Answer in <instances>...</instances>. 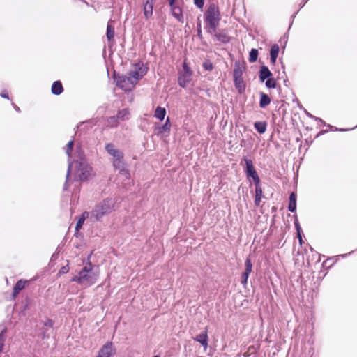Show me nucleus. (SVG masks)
<instances>
[{
    "label": "nucleus",
    "instance_id": "4",
    "mask_svg": "<svg viewBox=\"0 0 357 357\" xmlns=\"http://www.w3.org/2000/svg\"><path fill=\"white\" fill-rule=\"evenodd\" d=\"M177 0H168L172 15L181 23H183L184 18L181 7L176 3Z\"/></svg>",
    "mask_w": 357,
    "mask_h": 357
},
{
    "label": "nucleus",
    "instance_id": "2",
    "mask_svg": "<svg viewBox=\"0 0 357 357\" xmlns=\"http://www.w3.org/2000/svg\"><path fill=\"white\" fill-rule=\"evenodd\" d=\"M114 208V204L111 199H105L96 204L90 212V218L93 222L101 221L102 218L111 213Z\"/></svg>",
    "mask_w": 357,
    "mask_h": 357
},
{
    "label": "nucleus",
    "instance_id": "48",
    "mask_svg": "<svg viewBox=\"0 0 357 357\" xmlns=\"http://www.w3.org/2000/svg\"><path fill=\"white\" fill-rule=\"evenodd\" d=\"M153 357H160L158 355L154 356Z\"/></svg>",
    "mask_w": 357,
    "mask_h": 357
},
{
    "label": "nucleus",
    "instance_id": "20",
    "mask_svg": "<svg viewBox=\"0 0 357 357\" xmlns=\"http://www.w3.org/2000/svg\"><path fill=\"white\" fill-rule=\"evenodd\" d=\"M51 91L54 95H60L63 91L62 83L60 81L54 82L52 85Z\"/></svg>",
    "mask_w": 357,
    "mask_h": 357
},
{
    "label": "nucleus",
    "instance_id": "12",
    "mask_svg": "<svg viewBox=\"0 0 357 357\" xmlns=\"http://www.w3.org/2000/svg\"><path fill=\"white\" fill-rule=\"evenodd\" d=\"M155 0H146L143 3V10L144 17L149 19L153 15V9Z\"/></svg>",
    "mask_w": 357,
    "mask_h": 357
},
{
    "label": "nucleus",
    "instance_id": "32",
    "mask_svg": "<svg viewBox=\"0 0 357 357\" xmlns=\"http://www.w3.org/2000/svg\"><path fill=\"white\" fill-rule=\"evenodd\" d=\"M252 270V264L251 262V259L250 257H247L245 261V271L243 273H247L250 275V273Z\"/></svg>",
    "mask_w": 357,
    "mask_h": 357
},
{
    "label": "nucleus",
    "instance_id": "47",
    "mask_svg": "<svg viewBox=\"0 0 357 357\" xmlns=\"http://www.w3.org/2000/svg\"><path fill=\"white\" fill-rule=\"evenodd\" d=\"M197 29H202V24H201V21L199 20V19L198 20V22H197Z\"/></svg>",
    "mask_w": 357,
    "mask_h": 357
},
{
    "label": "nucleus",
    "instance_id": "21",
    "mask_svg": "<svg viewBox=\"0 0 357 357\" xmlns=\"http://www.w3.org/2000/svg\"><path fill=\"white\" fill-rule=\"evenodd\" d=\"M89 213L88 211H84L82 213L75 226V230L77 231H79L82 229L83 224L84 223V221L86 220V218H89Z\"/></svg>",
    "mask_w": 357,
    "mask_h": 357
},
{
    "label": "nucleus",
    "instance_id": "43",
    "mask_svg": "<svg viewBox=\"0 0 357 357\" xmlns=\"http://www.w3.org/2000/svg\"><path fill=\"white\" fill-rule=\"evenodd\" d=\"M197 36L199 38H202V29H197Z\"/></svg>",
    "mask_w": 357,
    "mask_h": 357
},
{
    "label": "nucleus",
    "instance_id": "31",
    "mask_svg": "<svg viewBox=\"0 0 357 357\" xmlns=\"http://www.w3.org/2000/svg\"><path fill=\"white\" fill-rule=\"evenodd\" d=\"M258 57V50L257 49H252L249 54L248 60L250 63H254L257 61Z\"/></svg>",
    "mask_w": 357,
    "mask_h": 357
},
{
    "label": "nucleus",
    "instance_id": "22",
    "mask_svg": "<svg viewBox=\"0 0 357 357\" xmlns=\"http://www.w3.org/2000/svg\"><path fill=\"white\" fill-rule=\"evenodd\" d=\"M271 103V98L270 97L261 92L260 93V100H259V107L261 108H265Z\"/></svg>",
    "mask_w": 357,
    "mask_h": 357
},
{
    "label": "nucleus",
    "instance_id": "6",
    "mask_svg": "<svg viewBox=\"0 0 357 357\" xmlns=\"http://www.w3.org/2000/svg\"><path fill=\"white\" fill-rule=\"evenodd\" d=\"M115 80L116 86L126 91H131L135 87L134 84L128 76H119L116 77Z\"/></svg>",
    "mask_w": 357,
    "mask_h": 357
},
{
    "label": "nucleus",
    "instance_id": "19",
    "mask_svg": "<svg viewBox=\"0 0 357 357\" xmlns=\"http://www.w3.org/2000/svg\"><path fill=\"white\" fill-rule=\"evenodd\" d=\"M280 47L278 44H274L272 45L270 51V56H271V62L272 64H275L276 62V59L278 56Z\"/></svg>",
    "mask_w": 357,
    "mask_h": 357
},
{
    "label": "nucleus",
    "instance_id": "38",
    "mask_svg": "<svg viewBox=\"0 0 357 357\" xmlns=\"http://www.w3.org/2000/svg\"><path fill=\"white\" fill-rule=\"evenodd\" d=\"M195 5L200 8L202 9L204 5V0H193Z\"/></svg>",
    "mask_w": 357,
    "mask_h": 357
},
{
    "label": "nucleus",
    "instance_id": "17",
    "mask_svg": "<svg viewBox=\"0 0 357 357\" xmlns=\"http://www.w3.org/2000/svg\"><path fill=\"white\" fill-rule=\"evenodd\" d=\"M211 35H213V36L217 39V40L220 41L222 43H228L231 39L228 34L225 31H222L220 33H217L216 31L213 32Z\"/></svg>",
    "mask_w": 357,
    "mask_h": 357
},
{
    "label": "nucleus",
    "instance_id": "28",
    "mask_svg": "<svg viewBox=\"0 0 357 357\" xmlns=\"http://www.w3.org/2000/svg\"><path fill=\"white\" fill-rule=\"evenodd\" d=\"M166 115V109L165 108L158 107L155 111V116L160 120H163Z\"/></svg>",
    "mask_w": 357,
    "mask_h": 357
},
{
    "label": "nucleus",
    "instance_id": "46",
    "mask_svg": "<svg viewBox=\"0 0 357 357\" xmlns=\"http://www.w3.org/2000/svg\"><path fill=\"white\" fill-rule=\"evenodd\" d=\"M243 357H249L251 356V354L249 353V351L247 350V351H245L243 354Z\"/></svg>",
    "mask_w": 357,
    "mask_h": 357
},
{
    "label": "nucleus",
    "instance_id": "16",
    "mask_svg": "<svg viewBox=\"0 0 357 357\" xmlns=\"http://www.w3.org/2000/svg\"><path fill=\"white\" fill-rule=\"evenodd\" d=\"M28 283L27 280H20L17 282L15 285L13 287L12 296L13 298H15L20 291H22L26 286V284Z\"/></svg>",
    "mask_w": 357,
    "mask_h": 357
},
{
    "label": "nucleus",
    "instance_id": "35",
    "mask_svg": "<svg viewBox=\"0 0 357 357\" xmlns=\"http://www.w3.org/2000/svg\"><path fill=\"white\" fill-rule=\"evenodd\" d=\"M73 145H74L73 140H70V142H68L66 145V152L68 156H70V154H71V152H72V150L73 148Z\"/></svg>",
    "mask_w": 357,
    "mask_h": 357
},
{
    "label": "nucleus",
    "instance_id": "3",
    "mask_svg": "<svg viewBox=\"0 0 357 357\" xmlns=\"http://www.w3.org/2000/svg\"><path fill=\"white\" fill-rule=\"evenodd\" d=\"M88 264L79 271L78 275L72 278L71 281L77 282L84 287H88L93 284L98 278V275L92 273L93 266L90 262V256L88 257Z\"/></svg>",
    "mask_w": 357,
    "mask_h": 357
},
{
    "label": "nucleus",
    "instance_id": "11",
    "mask_svg": "<svg viewBox=\"0 0 357 357\" xmlns=\"http://www.w3.org/2000/svg\"><path fill=\"white\" fill-rule=\"evenodd\" d=\"M245 162V173L248 178L251 177L252 178L256 176L257 174L252 160L244 157L243 159Z\"/></svg>",
    "mask_w": 357,
    "mask_h": 357
},
{
    "label": "nucleus",
    "instance_id": "29",
    "mask_svg": "<svg viewBox=\"0 0 357 357\" xmlns=\"http://www.w3.org/2000/svg\"><path fill=\"white\" fill-rule=\"evenodd\" d=\"M119 125V120L116 116H110L107 120V126L111 128L117 127Z\"/></svg>",
    "mask_w": 357,
    "mask_h": 357
},
{
    "label": "nucleus",
    "instance_id": "34",
    "mask_svg": "<svg viewBox=\"0 0 357 357\" xmlns=\"http://www.w3.org/2000/svg\"><path fill=\"white\" fill-rule=\"evenodd\" d=\"M203 68L208 71H211L213 69V64L210 60H206L203 63Z\"/></svg>",
    "mask_w": 357,
    "mask_h": 357
},
{
    "label": "nucleus",
    "instance_id": "24",
    "mask_svg": "<svg viewBox=\"0 0 357 357\" xmlns=\"http://www.w3.org/2000/svg\"><path fill=\"white\" fill-rule=\"evenodd\" d=\"M296 208V196L294 192H291L289 196V203L288 209L291 212H294Z\"/></svg>",
    "mask_w": 357,
    "mask_h": 357
},
{
    "label": "nucleus",
    "instance_id": "41",
    "mask_svg": "<svg viewBox=\"0 0 357 357\" xmlns=\"http://www.w3.org/2000/svg\"><path fill=\"white\" fill-rule=\"evenodd\" d=\"M297 236H298L300 245H302L303 241V238H302V236H301V232H300L299 231H298V233L297 234Z\"/></svg>",
    "mask_w": 357,
    "mask_h": 357
},
{
    "label": "nucleus",
    "instance_id": "15",
    "mask_svg": "<svg viewBox=\"0 0 357 357\" xmlns=\"http://www.w3.org/2000/svg\"><path fill=\"white\" fill-rule=\"evenodd\" d=\"M112 165L115 169L119 170L120 173L123 172L125 174H126L127 177L130 176L129 172L125 168V163L123 162V159L113 160Z\"/></svg>",
    "mask_w": 357,
    "mask_h": 357
},
{
    "label": "nucleus",
    "instance_id": "23",
    "mask_svg": "<svg viewBox=\"0 0 357 357\" xmlns=\"http://www.w3.org/2000/svg\"><path fill=\"white\" fill-rule=\"evenodd\" d=\"M263 197V190L261 188H255V205L256 207H259L260 206V203L261 202Z\"/></svg>",
    "mask_w": 357,
    "mask_h": 357
},
{
    "label": "nucleus",
    "instance_id": "18",
    "mask_svg": "<svg viewBox=\"0 0 357 357\" xmlns=\"http://www.w3.org/2000/svg\"><path fill=\"white\" fill-rule=\"evenodd\" d=\"M272 76V73L267 66H263L259 70V79L261 82H264L266 79H268Z\"/></svg>",
    "mask_w": 357,
    "mask_h": 357
},
{
    "label": "nucleus",
    "instance_id": "10",
    "mask_svg": "<svg viewBox=\"0 0 357 357\" xmlns=\"http://www.w3.org/2000/svg\"><path fill=\"white\" fill-rule=\"evenodd\" d=\"M144 73L142 70V68L139 67V66H136L135 68V70L130 71L128 73V77H130L132 82L135 84L137 83V82L142 78L144 76Z\"/></svg>",
    "mask_w": 357,
    "mask_h": 357
},
{
    "label": "nucleus",
    "instance_id": "25",
    "mask_svg": "<svg viewBox=\"0 0 357 357\" xmlns=\"http://www.w3.org/2000/svg\"><path fill=\"white\" fill-rule=\"evenodd\" d=\"M254 127L259 133L263 134L266 130L267 123L266 121H257L255 123Z\"/></svg>",
    "mask_w": 357,
    "mask_h": 357
},
{
    "label": "nucleus",
    "instance_id": "37",
    "mask_svg": "<svg viewBox=\"0 0 357 357\" xmlns=\"http://www.w3.org/2000/svg\"><path fill=\"white\" fill-rule=\"evenodd\" d=\"M249 275L247 274V273H243L241 275V284L243 286H245L248 283V279Z\"/></svg>",
    "mask_w": 357,
    "mask_h": 357
},
{
    "label": "nucleus",
    "instance_id": "8",
    "mask_svg": "<svg viewBox=\"0 0 357 357\" xmlns=\"http://www.w3.org/2000/svg\"><path fill=\"white\" fill-rule=\"evenodd\" d=\"M106 151L113 157V160L123 159V153L120 150L116 149L113 144L108 143L105 145Z\"/></svg>",
    "mask_w": 357,
    "mask_h": 357
},
{
    "label": "nucleus",
    "instance_id": "33",
    "mask_svg": "<svg viewBox=\"0 0 357 357\" xmlns=\"http://www.w3.org/2000/svg\"><path fill=\"white\" fill-rule=\"evenodd\" d=\"M266 86L268 89H274L276 87V81L273 78H268L266 82Z\"/></svg>",
    "mask_w": 357,
    "mask_h": 357
},
{
    "label": "nucleus",
    "instance_id": "36",
    "mask_svg": "<svg viewBox=\"0 0 357 357\" xmlns=\"http://www.w3.org/2000/svg\"><path fill=\"white\" fill-rule=\"evenodd\" d=\"M260 348V345H251L248 348V351L249 353L251 354V355L256 354Z\"/></svg>",
    "mask_w": 357,
    "mask_h": 357
},
{
    "label": "nucleus",
    "instance_id": "40",
    "mask_svg": "<svg viewBox=\"0 0 357 357\" xmlns=\"http://www.w3.org/2000/svg\"><path fill=\"white\" fill-rule=\"evenodd\" d=\"M252 179H253V181L255 183V188H261V185H260V178H259L258 175H257L256 176L252 178Z\"/></svg>",
    "mask_w": 357,
    "mask_h": 357
},
{
    "label": "nucleus",
    "instance_id": "27",
    "mask_svg": "<svg viewBox=\"0 0 357 357\" xmlns=\"http://www.w3.org/2000/svg\"><path fill=\"white\" fill-rule=\"evenodd\" d=\"M130 112L128 109L119 110L116 116L118 120L126 121L129 119Z\"/></svg>",
    "mask_w": 357,
    "mask_h": 357
},
{
    "label": "nucleus",
    "instance_id": "39",
    "mask_svg": "<svg viewBox=\"0 0 357 357\" xmlns=\"http://www.w3.org/2000/svg\"><path fill=\"white\" fill-rule=\"evenodd\" d=\"M182 73H192V70H190V67L188 66V65L187 64V63L185 62V61H184L183 63V71Z\"/></svg>",
    "mask_w": 357,
    "mask_h": 357
},
{
    "label": "nucleus",
    "instance_id": "44",
    "mask_svg": "<svg viewBox=\"0 0 357 357\" xmlns=\"http://www.w3.org/2000/svg\"><path fill=\"white\" fill-rule=\"evenodd\" d=\"M295 226H296V231H297V234L298 233V231L300 232H301V227H300L299 224L297 222H295Z\"/></svg>",
    "mask_w": 357,
    "mask_h": 357
},
{
    "label": "nucleus",
    "instance_id": "14",
    "mask_svg": "<svg viewBox=\"0 0 357 357\" xmlns=\"http://www.w3.org/2000/svg\"><path fill=\"white\" fill-rule=\"evenodd\" d=\"M195 340L199 342L204 347V349H206L208 346V327L205 328V330L203 333L197 335L195 338Z\"/></svg>",
    "mask_w": 357,
    "mask_h": 357
},
{
    "label": "nucleus",
    "instance_id": "26",
    "mask_svg": "<svg viewBox=\"0 0 357 357\" xmlns=\"http://www.w3.org/2000/svg\"><path fill=\"white\" fill-rule=\"evenodd\" d=\"M114 35H115L114 27L111 24L110 22H109L107 26V33H106L107 40L109 42H112L114 40Z\"/></svg>",
    "mask_w": 357,
    "mask_h": 357
},
{
    "label": "nucleus",
    "instance_id": "13",
    "mask_svg": "<svg viewBox=\"0 0 357 357\" xmlns=\"http://www.w3.org/2000/svg\"><path fill=\"white\" fill-rule=\"evenodd\" d=\"M192 73H179L178 82L180 86L185 88L192 79Z\"/></svg>",
    "mask_w": 357,
    "mask_h": 357
},
{
    "label": "nucleus",
    "instance_id": "45",
    "mask_svg": "<svg viewBox=\"0 0 357 357\" xmlns=\"http://www.w3.org/2000/svg\"><path fill=\"white\" fill-rule=\"evenodd\" d=\"M1 97L5 98H8V94L6 92H3L1 93Z\"/></svg>",
    "mask_w": 357,
    "mask_h": 357
},
{
    "label": "nucleus",
    "instance_id": "30",
    "mask_svg": "<svg viewBox=\"0 0 357 357\" xmlns=\"http://www.w3.org/2000/svg\"><path fill=\"white\" fill-rule=\"evenodd\" d=\"M171 129V123L169 118L168 117L166 120L165 123L159 128V133H162L163 132H169Z\"/></svg>",
    "mask_w": 357,
    "mask_h": 357
},
{
    "label": "nucleus",
    "instance_id": "5",
    "mask_svg": "<svg viewBox=\"0 0 357 357\" xmlns=\"http://www.w3.org/2000/svg\"><path fill=\"white\" fill-rule=\"evenodd\" d=\"M77 167L76 174L79 179L81 181L87 180L91 175V167L84 162H79Z\"/></svg>",
    "mask_w": 357,
    "mask_h": 357
},
{
    "label": "nucleus",
    "instance_id": "7",
    "mask_svg": "<svg viewBox=\"0 0 357 357\" xmlns=\"http://www.w3.org/2000/svg\"><path fill=\"white\" fill-rule=\"evenodd\" d=\"M243 72L239 66L235 67L234 70V81L235 86L241 92L243 86Z\"/></svg>",
    "mask_w": 357,
    "mask_h": 357
},
{
    "label": "nucleus",
    "instance_id": "1",
    "mask_svg": "<svg viewBox=\"0 0 357 357\" xmlns=\"http://www.w3.org/2000/svg\"><path fill=\"white\" fill-rule=\"evenodd\" d=\"M204 19L208 25L207 32L212 34L215 32L221 20V15L218 6L215 3H210L204 13Z\"/></svg>",
    "mask_w": 357,
    "mask_h": 357
},
{
    "label": "nucleus",
    "instance_id": "9",
    "mask_svg": "<svg viewBox=\"0 0 357 357\" xmlns=\"http://www.w3.org/2000/svg\"><path fill=\"white\" fill-rule=\"evenodd\" d=\"M115 351L112 342H107L100 349L97 357H111L115 354Z\"/></svg>",
    "mask_w": 357,
    "mask_h": 357
},
{
    "label": "nucleus",
    "instance_id": "42",
    "mask_svg": "<svg viewBox=\"0 0 357 357\" xmlns=\"http://www.w3.org/2000/svg\"><path fill=\"white\" fill-rule=\"evenodd\" d=\"M68 271V269L66 267H62L59 271V273H66Z\"/></svg>",
    "mask_w": 357,
    "mask_h": 357
}]
</instances>
